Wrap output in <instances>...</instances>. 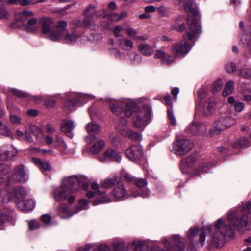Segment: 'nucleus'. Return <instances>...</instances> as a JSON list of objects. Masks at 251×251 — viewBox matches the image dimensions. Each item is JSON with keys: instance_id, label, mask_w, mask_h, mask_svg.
Masks as SVG:
<instances>
[{"instance_id": "56", "label": "nucleus", "mask_w": 251, "mask_h": 251, "mask_svg": "<svg viewBox=\"0 0 251 251\" xmlns=\"http://www.w3.org/2000/svg\"><path fill=\"white\" fill-rule=\"evenodd\" d=\"M28 225L29 228L31 230L37 229L40 227V225L38 222L33 220L29 222Z\"/></svg>"}, {"instance_id": "38", "label": "nucleus", "mask_w": 251, "mask_h": 251, "mask_svg": "<svg viewBox=\"0 0 251 251\" xmlns=\"http://www.w3.org/2000/svg\"><path fill=\"white\" fill-rule=\"evenodd\" d=\"M33 161L43 172L49 171L51 169V166L49 162H43L39 158H33Z\"/></svg>"}, {"instance_id": "8", "label": "nucleus", "mask_w": 251, "mask_h": 251, "mask_svg": "<svg viewBox=\"0 0 251 251\" xmlns=\"http://www.w3.org/2000/svg\"><path fill=\"white\" fill-rule=\"evenodd\" d=\"M235 123V120L230 116L221 117L215 122L214 127L210 129V135L213 136L220 134L222 130L233 126Z\"/></svg>"}, {"instance_id": "31", "label": "nucleus", "mask_w": 251, "mask_h": 251, "mask_svg": "<svg viewBox=\"0 0 251 251\" xmlns=\"http://www.w3.org/2000/svg\"><path fill=\"white\" fill-rule=\"evenodd\" d=\"M154 57L160 59L164 64H170L174 61V58L173 56H167L165 52L162 50H157Z\"/></svg>"}, {"instance_id": "42", "label": "nucleus", "mask_w": 251, "mask_h": 251, "mask_svg": "<svg viewBox=\"0 0 251 251\" xmlns=\"http://www.w3.org/2000/svg\"><path fill=\"white\" fill-rule=\"evenodd\" d=\"M234 82L233 80H230L226 84L222 95L224 97H226L231 94L234 91Z\"/></svg>"}, {"instance_id": "53", "label": "nucleus", "mask_w": 251, "mask_h": 251, "mask_svg": "<svg viewBox=\"0 0 251 251\" xmlns=\"http://www.w3.org/2000/svg\"><path fill=\"white\" fill-rule=\"evenodd\" d=\"M226 70L229 73H232L236 71V65L233 62L227 63L226 65Z\"/></svg>"}, {"instance_id": "17", "label": "nucleus", "mask_w": 251, "mask_h": 251, "mask_svg": "<svg viewBox=\"0 0 251 251\" xmlns=\"http://www.w3.org/2000/svg\"><path fill=\"white\" fill-rule=\"evenodd\" d=\"M122 157L120 154L113 149L107 150L103 154L98 157L99 160L101 162H105L108 159L112 161L120 162Z\"/></svg>"}, {"instance_id": "34", "label": "nucleus", "mask_w": 251, "mask_h": 251, "mask_svg": "<svg viewBox=\"0 0 251 251\" xmlns=\"http://www.w3.org/2000/svg\"><path fill=\"white\" fill-rule=\"evenodd\" d=\"M118 42V46L124 50H130L134 47L133 42L127 38L119 39Z\"/></svg>"}, {"instance_id": "5", "label": "nucleus", "mask_w": 251, "mask_h": 251, "mask_svg": "<svg viewBox=\"0 0 251 251\" xmlns=\"http://www.w3.org/2000/svg\"><path fill=\"white\" fill-rule=\"evenodd\" d=\"M151 110L150 105H145L140 108L135 103L129 101L125 106L124 113L127 117H130L133 113L134 126L139 128H144L151 119Z\"/></svg>"}, {"instance_id": "40", "label": "nucleus", "mask_w": 251, "mask_h": 251, "mask_svg": "<svg viewBox=\"0 0 251 251\" xmlns=\"http://www.w3.org/2000/svg\"><path fill=\"white\" fill-rule=\"evenodd\" d=\"M11 170V167L4 164L0 163V185L5 180L3 176L8 173Z\"/></svg>"}, {"instance_id": "7", "label": "nucleus", "mask_w": 251, "mask_h": 251, "mask_svg": "<svg viewBox=\"0 0 251 251\" xmlns=\"http://www.w3.org/2000/svg\"><path fill=\"white\" fill-rule=\"evenodd\" d=\"M34 13L30 10H24L21 12L15 14V20L17 22L20 23L24 29L28 32H35L37 31V19L34 17Z\"/></svg>"}, {"instance_id": "27", "label": "nucleus", "mask_w": 251, "mask_h": 251, "mask_svg": "<svg viewBox=\"0 0 251 251\" xmlns=\"http://www.w3.org/2000/svg\"><path fill=\"white\" fill-rule=\"evenodd\" d=\"M102 14L104 18L109 17L112 21L118 22L127 16V13L126 11H123L118 14L114 12H108L106 10H102Z\"/></svg>"}, {"instance_id": "9", "label": "nucleus", "mask_w": 251, "mask_h": 251, "mask_svg": "<svg viewBox=\"0 0 251 251\" xmlns=\"http://www.w3.org/2000/svg\"><path fill=\"white\" fill-rule=\"evenodd\" d=\"M193 147V145L190 140L180 139L174 142L172 151L177 155H183L189 151Z\"/></svg>"}, {"instance_id": "2", "label": "nucleus", "mask_w": 251, "mask_h": 251, "mask_svg": "<svg viewBox=\"0 0 251 251\" xmlns=\"http://www.w3.org/2000/svg\"><path fill=\"white\" fill-rule=\"evenodd\" d=\"M210 230L209 227L199 228L195 226L189 229L187 232V238L189 244L186 246L184 239L179 235H174L168 240L166 238L162 239L164 248L158 247L161 251H194V246L198 242L201 247L204 246L206 242V235Z\"/></svg>"}, {"instance_id": "39", "label": "nucleus", "mask_w": 251, "mask_h": 251, "mask_svg": "<svg viewBox=\"0 0 251 251\" xmlns=\"http://www.w3.org/2000/svg\"><path fill=\"white\" fill-rule=\"evenodd\" d=\"M58 212L59 216L63 218H69L75 213V212L72 213L70 208L65 206H60Z\"/></svg>"}, {"instance_id": "18", "label": "nucleus", "mask_w": 251, "mask_h": 251, "mask_svg": "<svg viewBox=\"0 0 251 251\" xmlns=\"http://www.w3.org/2000/svg\"><path fill=\"white\" fill-rule=\"evenodd\" d=\"M191 49L189 43L184 38L179 44H178L173 47V52L177 56H181L187 54Z\"/></svg>"}, {"instance_id": "15", "label": "nucleus", "mask_w": 251, "mask_h": 251, "mask_svg": "<svg viewBox=\"0 0 251 251\" xmlns=\"http://www.w3.org/2000/svg\"><path fill=\"white\" fill-rule=\"evenodd\" d=\"M134 183L138 188V190L136 192L131 190V195L132 197H136L140 196L143 197H147L149 196V192L146 187L147 182L145 179L143 178L136 179L134 180Z\"/></svg>"}, {"instance_id": "59", "label": "nucleus", "mask_w": 251, "mask_h": 251, "mask_svg": "<svg viewBox=\"0 0 251 251\" xmlns=\"http://www.w3.org/2000/svg\"><path fill=\"white\" fill-rule=\"evenodd\" d=\"M36 4L35 0H20L19 4L22 6H25L30 5Z\"/></svg>"}, {"instance_id": "35", "label": "nucleus", "mask_w": 251, "mask_h": 251, "mask_svg": "<svg viewBox=\"0 0 251 251\" xmlns=\"http://www.w3.org/2000/svg\"><path fill=\"white\" fill-rule=\"evenodd\" d=\"M54 147L57 149L60 152L65 153L67 150V145L63 139L58 135H56L54 142Z\"/></svg>"}, {"instance_id": "30", "label": "nucleus", "mask_w": 251, "mask_h": 251, "mask_svg": "<svg viewBox=\"0 0 251 251\" xmlns=\"http://www.w3.org/2000/svg\"><path fill=\"white\" fill-rule=\"evenodd\" d=\"M17 206L22 211H30L35 207V203L33 200H23L22 201L18 202Z\"/></svg>"}, {"instance_id": "23", "label": "nucleus", "mask_w": 251, "mask_h": 251, "mask_svg": "<svg viewBox=\"0 0 251 251\" xmlns=\"http://www.w3.org/2000/svg\"><path fill=\"white\" fill-rule=\"evenodd\" d=\"M108 251L109 247L105 244H88L79 248L76 251Z\"/></svg>"}, {"instance_id": "58", "label": "nucleus", "mask_w": 251, "mask_h": 251, "mask_svg": "<svg viewBox=\"0 0 251 251\" xmlns=\"http://www.w3.org/2000/svg\"><path fill=\"white\" fill-rule=\"evenodd\" d=\"M111 201V200L107 197H102L99 199L95 200L94 201V205H97L100 203L102 202H109Z\"/></svg>"}, {"instance_id": "51", "label": "nucleus", "mask_w": 251, "mask_h": 251, "mask_svg": "<svg viewBox=\"0 0 251 251\" xmlns=\"http://www.w3.org/2000/svg\"><path fill=\"white\" fill-rule=\"evenodd\" d=\"M9 13L6 9L4 7H0V19L5 20L8 19Z\"/></svg>"}, {"instance_id": "22", "label": "nucleus", "mask_w": 251, "mask_h": 251, "mask_svg": "<svg viewBox=\"0 0 251 251\" xmlns=\"http://www.w3.org/2000/svg\"><path fill=\"white\" fill-rule=\"evenodd\" d=\"M75 127V124L72 120L65 119L62 121L61 125V131L70 138H73L74 136L72 131Z\"/></svg>"}, {"instance_id": "29", "label": "nucleus", "mask_w": 251, "mask_h": 251, "mask_svg": "<svg viewBox=\"0 0 251 251\" xmlns=\"http://www.w3.org/2000/svg\"><path fill=\"white\" fill-rule=\"evenodd\" d=\"M109 105L111 111L115 115H120L122 112L123 103L119 100H109Z\"/></svg>"}, {"instance_id": "63", "label": "nucleus", "mask_w": 251, "mask_h": 251, "mask_svg": "<svg viewBox=\"0 0 251 251\" xmlns=\"http://www.w3.org/2000/svg\"><path fill=\"white\" fill-rule=\"evenodd\" d=\"M10 120L13 124H19L21 122L20 118L15 115L11 114Z\"/></svg>"}, {"instance_id": "20", "label": "nucleus", "mask_w": 251, "mask_h": 251, "mask_svg": "<svg viewBox=\"0 0 251 251\" xmlns=\"http://www.w3.org/2000/svg\"><path fill=\"white\" fill-rule=\"evenodd\" d=\"M187 130L195 135L204 134L206 133L207 127L202 123L193 122L188 126Z\"/></svg>"}, {"instance_id": "46", "label": "nucleus", "mask_w": 251, "mask_h": 251, "mask_svg": "<svg viewBox=\"0 0 251 251\" xmlns=\"http://www.w3.org/2000/svg\"><path fill=\"white\" fill-rule=\"evenodd\" d=\"M241 40L244 44H247L250 51L251 52V34L242 35Z\"/></svg>"}, {"instance_id": "57", "label": "nucleus", "mask_w": 251, "mask_h": 251, "mask_svg": "<svg viewBox=\"0 0 251 251\" xmlns=\"http://www.w3.org/2000/svg\"><path fill=\"white\" fill-rule=\"evenodd\" d=\"M12 93L15 95V96H17L19 97H21V98H25V97H27V94L25 93V92H24L23 91H21L19 90H17V89H12Z\"/></svg>"}, {"instance_id": "21", "label": "nucleus", "mask_w": 251, "mask_h": 251, "mask_svg": "<svg viewBox=\"0 0 251 251\" xmlns=\"http://www.w3.org/2000/svg\"><path fill=\"white\" fill-rule=\"evenodd\" d=\"M85 129L88 134H91L98 133L100 131V127L98 125L93 122H90L86 125ZM96 139V137L95 136L91 135L85 137V140L87 143H90L95 141Z\"/></svg>"}, {"instance_id": "49", "label": "nucleus", "mask_w": 251, "mask_h": 251, "mask_svg": "<svg viewBox=\"0 0 251 251\" xmlns=\"http://www.w3.org/2000/svg\"><path fill=\"white\" fill-rule=\"evenodd\" d=\"M10 157L9 152L2 147L0 149V160L4 161L7 160Z\"/></svg>"}, {"instance_id": "36", "label": "nucleus", "mask_w": 251, "mask_h": 251, "mask_svg": "<svg viewBox=\"0 0 251 251\" xmlns=\"http://www.w3.org/2000/svg\"><path fill=\"white\" fill-rule=\"evenodd\" d=\"M139 50L141 54L145 56H151L154 53L153 48L146 43L140 44L139 45Z\"/></svg>"}, {"instance_id": "48", "label": "nucleus", "mask_w": 251, "mask_h": 251, "mask_svg": "<svg viewBox=\"0 0 251 251\" xmlns=\"http://www.w3.org/2000/svg\"><path fill=\"white\" fill-rule=\"evenodd\" d=\"M223 85V83L222 81V80L220 79H218L217 80H216L213 85V87L212 89V92L213 94H215L222 89Z\"/></svg>"}, {"instance_id": "64", "label": "nucleus", "mask_w": 251, "mask_h": 251, "mask_svg": "<svg viewBox=\"0 0 251 251\" xmlns=\"http://www.w3.org/2000/svg\"><path fill=\"white\" fill-rule=\"evenodd\" d=\"M122 30V27L120 25L116 26L113 29V33L115 37H119L120 36V33Z\"/></svg>"}, {"instance_id": "61", "label": "nucleus", "mask_w": 251, "mask_h": 251, "mask_svg": "<svg viewBox=\"0 0 251 251\" xmlns=\"http://www.w3.org/2000/svg\"><path fill=\"white\" fill-rule=\"evenodd\" d=\"M234 109L237 112H241L244 108V104L243 102H237L234 105Z\"/></svg>"}, {"instance_id": "4", "label": "nucleus", "mask_w": 251, "mask_h": 251, "mask_svg": "<svg viewBox=\"0 0 251 251\" xmlns=\"http://www.w3.org/2000/svg\"><path fill=\"white\" fill-rule=\"evenodd\" d=\"M194 0H175L177 5H184L186 12L188 13L187 23L189 28L186 32V38L190 41L196 40L201 32V27L198 20V12Z\"/></svg>"}, {"instance_id": "41", "label": "nucleus", "mask_w": 251, "mask_h": 251, "mask_svg": "<svg viewBox=\"0 0 251 251\" xmlns=\"http://www.w3.org/2000/svg\"><path fill=\"white\" fill-rule=\"evenodd\" d=\"M250 146L249 140L246 138L242 137L236 140L232 144L233 148L239 147L246 148Z\"/></svg>"}, {"instance_id": "60", "label": "nucleus", "mask_w": 251, "mask_h": 251, "mask_svg": "<svg viewBox=\"0 0 251 251\" xmlns=\"http://www.w3.org/2000/svg\"><path fill=\"white\" fill-rule=\"evenodd\" d=\"M80 21L77 19L74 20L69 23V26L71 29H75V27L79 26L80 25Z\"/></svg>"}, {"instance_id": "13", "label": "nucleus", "mask_w": 251, "mask_h": 251, "mask_svg": "<svg viewBox=\"0 0 251 251\" xmlns=\"http://www.w3.org/2000/svg\"><path fill=\"white\" fill-rule=\"evenodd\" d=\"M83 15L84 16V26L89 27L93 23L94 17L99 18L100 14L96 11L95 6L91 4L84 11Z\"/></svg>"}, {"instance_id": "44", "label": "nucleus", "mask_w": 251, "mask_h": 251, "mask_svg": "<svg viewBox=\"0 0 251 251\" xmlns=\"http://www.w3.org/2000/svg\"><path fill=\"white\" fill-rule=\"evenodd\" d=\"M210 168L209 164L204 163L196 171L194 175L200 176L201 174L207 173Z\"/></svg>"}, {"instance_id": "11", "label": "nucleus", "mask_w": 251, "mask_h": 251, "mask_svg": "<svg viewBox=\"0 0 251 251\" xmlns=\"http://www.w3.org/2000/svg\"><path fill=\"white\" fill-rule=\"evenodd\" d=\"M26 179V174L24 166L20 165L14 168L13 174L8 177L6 185L10 186L16 182H24Z\"/></svg>"}, {"instance_id": "14", "label": "nucleus", "mask_w": 251, "mask_h": 251, "mask_svg": "<svg viewBox=\"0 0 251 251\" xmlns=\"http://www.w3.org/2000/svg\"><path fill=\"white\" fill-rule=\"evenodd\" d=\"M126 153L130 160L137 162L143 156L142 148L139 145H132L126 150Z\"/></svg>"}, {"instance_id": "24", "label": "nucleus", "mask_w": 251, "mask_h": 251, "mask_svg": "<svg viewBox=\"0 0 251 251\" xmlns=\"http://www.w3.org/2000/svg\"><path fill=\"white\" fill-rule=\"evenodd\" d=\"M84 97L82 94L79 93H72L65 103V106L69 110H72L73 108L75 106L77 103Z\"/></svg>"}, {"instance_id": "47", "label": "nucleus", "mask_w": 251, "mask_h": 251, "mask_svg": "<svg viewBox=\"0 0 251 251\" xmlns=\"http://www.w3.org/2000/svg\"><path fill=\"white\" fill-rule=\"evenodd\" d=\"M0 135L6 137H9L11 133L5 125H3L1 121H0Z\"/></svg>"}, {"instance_id": "3", "label": "nucleus", "mask_w": 251, "mask_h": 251, "mask_svg": "<svg viewBox=\"0 0 251 251\" xmlns=\"http://www.w3.org/2000/svg\"><path fill=\"white\" fill-rule=\"evenodd\" d=\"M89 184L88 179L82 176H72L65 177L60 187L54 192V198L56 201H62L66 199L71 192L79 190L80 187L86 190Z\"/></svg>"}, {"instance_id": "50", "label": "nucleus", "mask_w": 251, "mask_h": 251, "mask_svg": "<svg viewBox=\"0 0 251 251\" xmlns=\"http://www.w3.org/2000/svg\"><path fill=\"white\" fill-rule=\"evenodd\" d=\"M124 30L126 31L127 35L128 36L134 39L138 34V32L136 31V30L131 27L125 28Z\"/></svg>"}, {"instance_id": "45", "label": "nucleus", "mask_w": 251, "mask_h": 251, "mask_svg": "<svg viewBox=\"0 0 251 251\" xmlns=\"http://www.w3.org/2000/svg\"><path fill=\"white\" fill-rule=\"evenodd\" d=\"M88 201L86 199L80 200L79 201V205L78 207L75 209V213H77L81 210L87 209L88 207Z\"/></svg>"}, {"instance_id": "26", "label": "nucleus", "mask_w": 251, "mask_h": 251, "mask_svg": "<svg viewBox=\"0 0 251 251\" xmlns=\"http://www.w3.org/2000/svg\"><path fill=\"white\" fill-rule=\"evenodd\" d=\"M164 100L165 103L170 107V108H168L167 110L168 117L170 124L172 126H175L176 124V121L172 110V100L170 95L169 94L166 95L164 97Z\"/></svg>"}, {"instance_id": "32", "label": "nucleus", "mask_w": 251, "mask_h": 251, "mask_svg": "<svg viewBox=\"0 0 251 251\" xmlns=\"http://www.w3.org/2000/svg\"><path fill=\"white\" fill-rule=\"evenodd\" d=\"M120 182V178L118 176H114L105 179L101 183V186L106 189L110 188L111 187L118 184Z\"/></svg>"}, {"instance_id": "19", "label": "nucleus", "mask_w": 251, "mask_h": 251, "mask_svg": "<svg viewBox=\"0 0 251 251\" xmlns=\"http://www.w3.org/2000/svg\"><path fill=\"white\" fill-rule=\"evenodd\" d=\"M14 216V211L10 208H3L0 210V230L4 228L6 223L11 221Z\"/></svg>"}, {"instance_id": "43", "label": "nucleus", "mask_w": 251, "mask_h": 251, "mask_svg": "<svg viewBox=\"0 0 251 251\" xmlns=\"http://www.w3.org/2000/svg\"><path fill=\"white\" fill-rule=\"evenodd\" d=\"M184 18V16L182 15H179L176 19V23L174 25L173 28L176 29L178 31H183L185 29V25L184 23L179 24L178 21L182 20Z\"/></svg>"}, {"instance_id": "55", "label": "nucleus", "mask_w": 251, "mask_h": 251, "mask_svg": "<svg viewBox=\"0 0 251 251\" xmlns=\"http://www.w3.org/2000/svg\"><path fill=\"white\" fill-rule=\"evenodd\" d=\"M240 74L243 77L250 79L251 78V69L244 68L241 71Z\"/></svg>"}, {"instance_id": "1", "label": "nucleus", "mask_w": 251, "mask_h": 251, "mask_svg": "<svg viewBox=\"0 0 251 251\" xmlns=\"http://www.w3.org/2000/svg\"><path fill=\"white\" fill-rule=\"evenodd\" d=\"M251 214V201L242 204V205L229 212L227 219L232 226L225 221L219 218L215 222V229H211L206 235V241L209 248L221 247L227 236L232 237L234 235V228L242 227L246 229L251 226V221L249 220Z\"/></svg>"}, {"instance_id": "37", "label": "nucleus", "mask_w": 251, "mask_h": 251, "mask_svg": "<svg viewBox=\"0 0 251 251\" xmlns=\"http://www.w3.org/2000/svg\"><path fill=\"white\" fill-rule=\"evenodd\" d=\"M29 129L30 131L35 136L37 140L39 142H41L44 138V134L41 129L33 125L30 126Z\"/></svg>"}, {"instance_id": "12", "label": "nucleus", "mask_w": 251, "mask_h": 251, "mask_svg": "<svg viewBox=\"0 0 251 251\" xmlns=\"http://www.w3.org/2000/svg\"><path fill=\"white\" fill-rule=\"evenodd\" d=\"M206 92L203 89L199 90L198 92V96L201 101L204 98L203 107V113L205 116L210 115L214 110L215 101L213 98H206Z\"/></svg>"}, {"instance_id": "16", "label": "nucleus", "mask_w": 251, "mask_h": 251, "mask_svg": "<svg viewBox=\"0 0 251 251\" xmlns=\"http://www.w3.org/2000/svg\"><path fill=\"white\" fill-rule=\"evenodd\" d=\"M111 194L116 201H121L132 196L131 193L129 194L127 192L125 186L123 184L119 183L115 186Z\"/></svg>"}, {"instance_id": "25", "label": "nucleus", "mask_w": 251, "mask_h": 251, "mask_svg": "<svg viewBox=\"0 0 251 251\" xmlns=\"http://www.w3.org/2000/svg\"><path fill=\"white\" fill-rule=\"evenodd\" d=\"M53 27V23L51 19L44 18L41 21L42 32L45 34H48L50 38V34L56 29Z\"/></svg>"}, {"instance_id": "52", "label": "nucleus", "mask_w": 251, "mask_h": 251, "mask_svg": "<svg viewBox=\"0 0 251 251\" xmlns=\"http://www.w3.org/2000/svg\"><path fill=\"white\" fill-rule=\"evenodd\" d=\"M197 158L196 155H192L188 156L185 160L186 165L188 167L192 166L196 161Z\"/></svg>"}, {"instance_id": "33", "label": "nucleus", "mask_w": 251, "mask_h": 251, "mask_svg": "<svg viewBox=\"0 0 251 251\" xmlns=\"http://www.w3.org/2000/svg\"><path fill=\"white\" fill-rule=\"evenodd\" d=\"M105 145V143L103 140H99L89 148V151L92 154H97L102 151Z\"/></svg>"}, {"instance_id": "54", "label": "nucleus", "mask_w": 251, "mask_h": 251, "mask_svg": "<svg viewBox=\"0 0 251 251\" xmlns=\"http://www.w3.org/2000/svg\"><path fill=\"white\" fill-rule=\"evenodd\" d=\"M127 123L126 119L123 117H121L119 121V126L117 127V130L119 131L118 128L123 129V128H128L126 126Z\"/></svg>"}, {"instance_id": "28", "label": "nucleus", "mask_w": 251, "mask_h": 251, "mask_svg": "<svg viewBox=\"0 0 251 251\" xmlns=\"http://www.w3.org/2000/svg\"><path fill=\"white\" fill-rule=\"evenodd\" d=\"M119 132L123 136L127 137L131 139L132 140L135 141H139L141 140V135L135 132L129 130L128 128H118Z\"/></svg>"}, {"instance_id": "6", "label": "nucleus", "mask_w": 251, "mask_h": 251, "mask_svg": "<svg viewBox=\"0 0 251 251\" xmlns=\"http://www.w3.org/2000/svg\"><path fill=\"white\" fill-rule=\"evenodd\" d=\"M67 26L66 21L58 22L56 29L50 34V39L54 41L63 39L68 44H72L76 42L80 37V35L75 29H71L70 32H68L66 29Z\"/></svg>"}, {"instance_id": "62", "label": "nucleus", "mask_w": 251, "mask_h": 251, "mask_svg": "<svg viewBox=\"0 0 251 251\" xmlns=\"http://www.w3.org/2000/svg\"><path fill=\"white\" fill-rule=\"evenodd\" d=\"M110 53L112 55H113L116 57H121V53L120 52V50L115 48H112L110 49Z\"/></svg>"}, {"instance_id": "10", "label": "nucleus", "mask_w": 251, "mask_h": 251, "mask_svg": "<svg viewBox=\"0 0 251 251\" xmlns=\"http://www.w3.org/2000/svg\"><path fill=\"white\" fill-rule=\"evenodd\" d=\"M27 190L23 186L14 188L12 191L9 192L6 199L0 200L2 202L13 201L19 202L22 201L27 195Z\"/></svg>"}]
</instances>
